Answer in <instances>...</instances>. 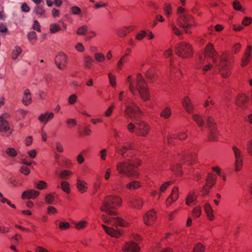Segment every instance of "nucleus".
I'll list each match as a JSON object with an SVG mask.
<instances>
[{"label":"nucleus","mask_w":252,"mask_h":252,"mask_svg":"<svg viewBox=\"0 0 252 252\" xmlns=\"http://www.w3.org/2000/svg\"><path fill=\"white\" fill-rule=\"evenodd\" d=\"M141 164V161L138 158L134 160L119 162L116 165V170L119 174L126 175L127 177H138L139 174L134 168L137 167Z\"/></svg>","instance_id":"obj_1"},{"label":"nucleus","mask_w":252,"mask_h":252,"mask_svg":"<svg viewBox=\"0 0 252 252\" xmlns=\"http://www.w3.org/2000/svg\"><path fill=\"white\" fill-rule=\"evenodd\" d=\"M122 204V199L120 196L117 195L108 196L103 201L100 207V210L107 213L109 216L116 215V212L112 209L120 207Z\"/></svg>","instance_id":"obj_2"},{"label":"nucleus","mask_w":252,"mask_h":252,"mask_svg":"<svg viewBox=\"0 0 252 252\" xmlns=\"http://www.w3.org/2000/svg\"><path fill=\"white\" fill-rule=\"evenodd\" d=\"M177 24L183 28L185 33L188 34H191L192 30L196 28L198 25L195 17L190 14H187L178 18Z\"/></svg>","instance_id":"obj_3"},{"label":"nucleus","mask_w":252,"mask_h":252,"mask_svg":"<svg viewBox=\"0 0 252 252\" xmlns=\"http://www.w3.org/2000/svg\"><path fill=\"white\" fill-rule=\"evenodd\" d=\"M136 94L138 92L140 98L144 101H148L151 99V94L148 83L140 73L136 76Z\"/></svg>","instance_id":"obj_4"},{"label":"nucleus","mask_w":252,"mask_h":252,"mask_svg":"<svg viewBox=\"0 0 252 252\" xmlns=\"http://www.w3.org/2000/svg\"><path fill=\"white\" fill-rule=\"evenodd\" d=\"M175 53L182 58H189L193 55L192 46L188 42H181L178 43L175 47Z\"/></svg>","instance_id":"obj_5"},{"label":"nucleus","mask_w":252,"mask_h":252,"mask_svg":"<svg viewBox=\"0 0 252 252\" xmlns=\"http://www.w3.org/2000/svg\"><path fill=\"white\" fill-rule=\"evenodd\" d=\"M125 117L131 119L140 118L143 116V112L135 103L126 106L124 111Z\"/></svg>","instance_id":"obj_6"},{"label":"nucleus","mask_w":252,"mask_h":252,"mask_svg":"<svg viewBox=\"0 0 252 252\" xmlns=\"http://www.w3.org/2000/svg\"><path fill=\"white\" fill-rule=\"evenodd\" d=\"M108 215V216L103 215L101 216V218L104 222L116 227H127L128 226V223L123 219L119 217H112Z\"/></svg>","instance_id":"obj_7"},{"label":"nucleus","mask_w":252,"mask_h":252,"mask_svg":"<svg viewBox=\"0 0 252 252\" xmlns=\"http://www.w3.org/2000/svg\"><path fill=\"white\" fill-rule=\"evenodd\" d=\"M136 135L138 136L147 137L151 130V126L146 121L138 120L136 122Z\"/></svg>","instance_id":"obj_8"},{"label":"nucleus","mask_w":252,"mask_h":252,"mask_svg":"<svg viewBox=\"0 0 252 252\" xmlns=\"http://www.w3.org/2000/svg\"><path fill=\"white\" fill-rule=\"evenodd\" d=\"M231 65L227 61V58L224 55H222L220 64V72L223 78H227L231 74Z\"/></svg>","instance_id":"obj_9"},{"label":"nucleus","mask_w":252,"mask_h":252,"mask_svg":"<svg viewBox=\"0 0 252 252\" xmlns=\"http://www.w3.org/2000/svg\"><path fill=\"white\" fill-rule=\"evenodd\" d=\"M232 149L235 157V169L236 171L241 170L243 166V156L242 152L237 146H233Z\"/></svg>","instance_id":"obj_10"},{"label":"nucleus","mask_w":252,"mask_h":252,"mask_svg":"<svg viewBox=\"0 0 252 252\" xmlns=\"http://www.w3.org/2000/svg\"><path fill=\"white\" fill-rule=\"evenodd\" d=\"M10 115L7 113H3L0 116V132L8 133L10 135L13 132V129L11 128L9 123L6 120L9 118Z\"/></svg>","instance_id":"obj_11"},{"label":"nucleus","mask_w":252,"mask_h":252,"mask_svg":"<svg viewBox=\"0 0 252 252\" xmlns=\"http://www.w3.org/2000/svg\"><path fill=\"white\" fill-rule=\"evenodd\" d=\"M204 54L205 57L212 59L213 62L216 63L219 59V54L215 50L214 45L211 43H207L204 49Z\"/></svg>","instance_id":"obj_12"},{"label":"nucleus","mask_w":252,"mask_h":252,"mask_svg":"<svg viewBox=\"0 0 252 252\" xmlns=\"http://www.w3.org/2000/svg\"><path fill=\"white\" fill-rule=\"evenodd\" d=\"M143 221L147 225H153L157 220V213L154 210L148 211L143 216Z\"/></svg>","instance_id":"obj_13"},{"label":"nucleus","mask_w":252,"mask_h":252,"mask_svg":"<svg viewBox=\"0 0 252 252\" xmlns=\"http://www.w3.org/2000/svg\"><path fill=\"white\" fill-rule=\"evenodd\" d=\"M67 61V56L62 53L58 54L55 58V63L60 69H64L66 67Z\"/></svg>","instance_id":"obj_14"},{"label":"nucleus","mask_w":252,"mask_h":252,"mask_svg":"<svg viewBox=\"0 0 252 252\" xmlns=\"http://www.w3.org/2000/svg\"><path fill=\"white\" fill-rule=\"evenodd\" d=\"M122 250L124 252H140V247L137 243L129 241L125 244Z\"/></svg>","instance_id":"obj_15"},{"label":"nucleus","mask_w":252,"mask_h":252,"mask_svg":"<svg viewBox=\"0 0 252 252\" xmlns=\"http://www.w3.org/2000/svg\"><path fill=\"white\" fill-rule=\"evenodd\" d=\"M179 198V188L175 186L172 189L170 195L166 199L165 204L168 207L175 202Z\"/></svg>","instance_id":"obj_16"},{"label":"nucleus","mask_w":252,"mask_h":252,"mask_svg":"<svg viewBox=\"0 0 252 252\" xmlns=\"http://www.w3.org/2000/svg\"><path fill=\"white\" fill-rule=\"evenodd\" d=\"M102 227L105 232L112 237L119 238L122 235V231L119 229H115L113 227L107 226L104 224H102Z\"/></svg>","instance_id":"obj_17"},{"label":"nucleus","mask_w":252,"mask_h":252,"mask_svg":"<svg viewBox=\"0 0 252 252\" xmlns=\"http://www.w3.org/2000/svg\"><path fill=\"white\" fill-rule=\"evenodd\" d=\"M188 134L185 132H180L178 134H169L168 138V143L169 144L173 145L175 144L174 140L179 139L180 140H184L187 138Z\"/></svg>","instance_id":"obj_18"},{"label":"nucleus","mask_w":252,"mask_h":252,"mask_svg":"<svg viewBox=\"0 0 252 252\" xmlns=\"http://www.w3.org/2000/svg\"><path fill=\"white\" fill-rule=\"evenodd\" d=\"M249 101V99L248 96L245 94H240L237 96L235 103L238 107L244 108L247 107Z\"/></svg>","instance_id":"obj_19"},{"label":"nucleus","mask_w":252,"mask_h":252,"mask_svg":"<svg viewBox=\"0 0 252 252\" xmlns=\"http://www.w3.org/2000/svg\"><path fill=\"white\" fill-rule=\"evenodd\" d=\"M134 145L130 142L124 143L123 145L118 146L116 148V152L123 156L127 151L132 149Z\"/></svg>","instance_id":"obj_20"},{"label":"nucleus","mask_w":252,"mask_h":252,"mask_svg":"<svg viewBox=\"0 0 252 252\" xmlns=\"http://www.w3.org/2000/svg\"><path fill=\"white\" fill-rule=\"evenodd\" d=\"M182 158V162L187 163L188 164H192L196 163L197 160V155L195 153H191L184 155L182 157L181 156H178V158Z\"/></svg>","instance_id":"obj_21"},{"label":"nucleus","mask_w":252,"mask_h":252,"mask_svg":"<svg viewBox=\"0 0 252 252\" xmlns=\"http://www.w3.org/2000/svg\"><path fill=\"white\" fill-rule=\"evenodd\" d=\"M40 194L38 191L34 189H29L23 192L21 198L22 199H34L36 198Z\"/></svg>","instance_id":"obj_22"},{"label":"nucleus","mask_w":252,"mask_h":252,"mask_svg":"<svg viewBox=\"0 0 252 252\" xmlns=\"http://www.w3.org/2000/svg\"><path fill=\"white\" fill-rule=\"evenodd\" d=\"M128 205L132 208L140 209L144 205V201L140 197H135L128 202Z\"/></svg>","instance_id":"obj_23"},{"label":"nucleus","mask_w":252,"mask_h":252,"mask_svg":"<svg viewBox=\"0 0 252 252\" xmlns=\"http://www.w3.org/2000/svg\"><path fill=\"white\" fill-rule=\"evenodd\" d=\"M251 51L252 46L251 45L247 46L241 60V66L244 67L250 63L251 60Z\"/></svg>","instance_id":"obj_24"},{"label":"nucleus","mask_w":252,"mask_h":252,"mask_svg":"<svg viewBox=\"0 0 252 252\" xmlns=\"http://www.w3.org/2000/svg\"><path fill=\"white\" fill-rule=\"evenodd\" d=\"M203 208L208 220L210 221L214 220L216 218L215 216L213 208L210 204L205 203Z\"/></svg>","instance_id":"obj_25"},{"label":"nucleus","mask_w":252,"mask_h":252,"mask_svg":"<svg viewBox=\"0 0 252 252\" xmlns=\"http://www.w3.org/2000/svg\"><path fill=\"white\" fill-rule=\"evenodd\" d=\"M135 29V26H129L127 27L121 28L117 30V34L120 37H125L127 34L133 31Z\"/></svg>","instance_id":"obj_26"},{"label":"nucleus","mask_w":252,"mask_h":252,"mask_svg":"<svg viewBox=\"0 0 252 252\" xmlns=\"http://www.w3.org/2000/svg\"><path fill=\"white\" fill-rule=\"evenodd\" d=\"M182 105L187 112L189 113H193V106L188 96H186L183 99Z\"/></svg>","instance_id":"obj_27"},{"label":"nucleus","mask_w":252,"mask_h":252,"mask_svg":"<svg viewBox=\"0 0 252 252\" xmlns=\"http://www.w3.org/2000/svg\"><path fill=\"white\" fill-rule=\"evenodd\" d=\"M142 187L141 182L137 180H133L129 182L126 185V188L129 190H134L139 189Z\"/></svg>","instance_id":"obj_28"},{"label":"nucleus","mask_w":252,"mask_h":252,"mask_svg":"<svg viewBox=\"0 0 252 252\" xmlns=\"http://www.w3.org/2000/svg\"><path fill=\"white\" fill-rule=\"evenodd\" d=\"M76 186L78 190L81 193H84L87 190V183L83 180L77 179Z\"/></svg>","instance_id":"obj_29"},{"label":"nucleus","mask_w":252,"mask_h":252,"mask_svg":"<svg viewBox=\"0 0 252 252\" xmlns=\"http://www.w3.org/2000/svg\"><path fill=\"white\" fill-rule=\"evenodd\" d=\"M53 117L54 114L53 113L46 112L40 115L38 117V120L40 122L46 124L49 120L52 119Z\"/></svg>","instance_id":"obj_30"},{"label":"nucleus","mask_w":252,"mask_h":252,"mask_svg":"<svg viewBox=\"0 0 252 252\" xmlns=\"http://www.w3.org/2000/svg\"><path fill=\"white\" fill-rule=\"evenodd\" d=\"M197 196L194 192H189L188 194L186 199V204L188 206H189L194 203L197 200Z\"/></svg>","instance_id":"obj_31"},{"label":"nucleus","mask_w":252,"mask_h":252,"mask_svg":"<svg viewBox=\"0 0 252 252\" xmlns=\"http://www.w3.org/2000/svg\"><path fill=\"white\" fill-rule=\"evenodd\" d=\"M132 75H129L127 77V82L129 83V90L130 92L131 93V94L135 95H136V81L135 82H133L132 81Z\"/></svg>","instance_id":"obj_32"},{"label":"nucleus","mask_w":252,"mask_h":252,"mask_svg":"<svg viewBox=\"0 0 252 252\" xmlns=\"http://www.w3.org/2000/svg\"><path fill=\"white\" fill-rule=\"evenodd\" d=\"M24 97L22 99L23 104L28 105L32 102V96L30 91L29 89H26L24 94Z\"/></svg>","instance_id":"obj_33"},{"label":"nucleus","mask_w":252,"mask_h":252,"mask_svg":"<svg viewBox=\"0 0 252 252\" xmlns=\"http://www.w3.org/2000/svg\"><path fill=\"white\" fill-rule=\"evenodd\" d=\"M192 119L199 127H202L204 125V119L203 117L198 114H194L192 116Z\"/></svg>","instance_id":"obj_34"},{"label":"nucleus","mask_w":252,"mask_h":252,"mask_svg":"<svg viewBox=\"0 0 252 252\" xmlns=\"http://www.w3.org/2000/svg\"><path fill=\"white\" fill-rule=\"evenodd\" d=\"M163 10L164 14L167 17H170L172 14V8L170 3L166 2L164 4Z\"/></svg>","instance_id":"obj_35"},{"label":"nucleus","mask_w":252,"mask_h":252,"mask_svg":"<svg viewBox=\"0 0 252 252\" xmlns=\"http://www.w3.org/2000/svg\"><path fill=\"white\" fill-rule=\"evenodd\" d=\"M216 175L212 173H208L206 180V183L210 185V186H213L216 182Z\"/></svg>","instance_id":"obj_36"},{"label":"nucleus","mask_w":252,"mask_h":252,"mask_svg":"<svg viewBox=\"0 0 252 252\" xmlns=\"http://www.w3.org/2000/svg\"><path fill=\"white\" fill-rule=\"evenodd\" d=\"M202 214V210L201 206H198L194 208L192 210L191 215L194 219L199 218Z\"/></svg>","instance_id":"obj_37"},{"label":"nucleus","mask_w":252,"mask_h":252,"mask_svg":"<svg viewBox=\"0 0 252 252\" xmlns=\"http://www.w3.org/2000/svg\"><path fill=\"white\" fill-rule=\"evenodd\" d=\"M171 115V109L169 107H165L161 111L160 116L165 119H168Z\"/></svg>","instance_id":"obj_38"},{"label":"nucleus","mask_w":252,"mask_h":252,"mask_svg":"<svg viewBox=\"0 0 252 252\" xmlns=\"http://www.w3.org/2000/svg\"><path fill=\"white\" fill-rule=\"evenodd\" d=\"M171 170L175 172L177 176L181 177L183 175L182 170V166L180 164H176L175 165H172Z\"/></svg>","instance_id":"obj_39"},{"label":"nucleus","mask_w":252,"mask_h":252,"mask_svg":"<svg viewBox=\"0 0 252 252\" xmlns=\"http://www.w3.org/2000/svg\"><path fill=\"white\" fill-rule=\"evenodd\" d=\"M61 188L62 189L63 191L66 193L67 194H69L70 193V184L67 181H63L61 182Z\"/></svg>","instance_id":"obj_40"},{"label":"nucleus","mask_w":252,"mask_h":252,"mask_svg":"<svg viewBox=\"0 0 252 252\" xmlns=\"http://www.w3.org/2000/svg\"><path fill=\"white\" fill-rule=\"evenodd\" d=\"M22 49L19 46H16L14 47L11 52V58L13 60H16L18 57L21 54Z\"/></svg>","instance_id":"obj_41"},{"label":"nucleus","mask_w":252,"mask_h":252,"mask_svg":"<svg viewBox=\"0 0 252 252\" xmlns=\"http://www.w3.org/2000/svg\"><path fill=\"white\" fill-rule=\"evenodd\" d=\"M145 77L147 79L154 80L157 78V76L153 68H150L145 73Z\"/></svg>","instance_id":"obj_42"},{"label":"nucleus","mask_w":252,"mask_h":252,"mask_svg":"<svg viewBox=\"0 0 252 252\" xmlns=\"http://www.w3.org/2000/svg\"><path fill=\"white\" fill-rule=\"evenodd\" d=\"M34 11L39 17H44L45 16V10L42 6H36L34 9Z\"/></svg>","instance_id":"obj_43"},{"label":"nucleus","mask_w":252,"mask_h":252,"mask_svg":"<svg viewBox=\"0 0 252 252\" xmlns=\"http://www.w3.org/2000/svg\"><path fill=\"white\" fill-rule=\"evenodd\" d=\"M85 66L86 68L90 69L93 65L94 62L93 59L89 56H86L84 58Z\"/></svg>","instance_id":"obj_44"},{"label":"nucleus","mask_w":252,"mask_h":252,"mask_svg":"<svg viewBox=\"0 0 252 252\" xmlns=\"http://www.w3.org/2000/svg\"><path fill=\"white\" fill-rule=\"evenodd\" d=\"M47 183L43 181H39L35 183V188L39 190H43L47 188Z\"/></svg>","instance_id":"obj_45"},{"label":"nucleus","mask_w":252,"mask_h":252,"mask_svg":"<svg viewBox=\"0 0 252 252\" xmlns=\"http://www.w3.org/2000/svg\"><path fill=\"white\" fill-rule=\"evenodd\" d=\"M173 32L177 36H180L183 34V32L175 25L174 23H171L169 25Z\"/></svg>","instance_id":"obj_46"},{"label":"nucleus","mask_w":252,"mask_h":252,"mask_svg":"<svg viewBox=\"0 0 252 252\" xmlns=\"http://www.w3.org/2000/svg\"><path fill=\"white\" fill-rule=\"evenodd\" d=\"M88 223L85 220H81L75 223V227L77 230L84 229L88 225Z\"/></svg>","instance_id":"obj_47"},{"label":"nucleus","mask_w":252,"mask_h":252,"mask_svg":"<svg viewBox=\"0 0 252 252\" xmlns=\"http://www.w3.org/2000/svg\"><path fill=\"white\" fill-rule=\"evenodd\" d=\"M205 251V246L202 244L198 243L194 246L192 252H204Z\"/></svg>","instance_id":"obj_48"},{"label":"nucleus","mask_w":252,"mask_h":252,"mask_svg":"<svg viewBox=\"0 0 252 252\" xmlns=\"http://www.w3.org/2000/svg\"><path fill=\"white\" fill-rule=\"evenodd\" d=\"M73 175V173L67 170H64L61 172V173L59 174L60 177L62 179H67L69 176H72Z\"/></svg>","instance_id":"obj_49"},{"label":"nucleus","mask_w":252,"mask_h":252,"mask_svg":"<svg viewBox=\"0 0 252 252\" xmlns=\"http://www.w3.org/2000/svg\"><path fill=\"white\" fill-rule=\"evenodd\" d=\"M108 78L110 85L114 88L116 87V77L112 73L108 74Z\"/></svg>","instance_id":"obj_50"},{"label":"nucleus","mask_w":252,"mask_h":252,"mask_svg":"<svg viewBox=\"0 0 252 252\" xmlns=\"http://www.w3.org/2000/svg\"><path fill=\"white\" fill-rule=\"evenodd\" d=\"M211 132L210 135L209 137V139L210 141H215L218 139V132L217 129H210Z\"/></svg>","instance_id":"obj_51"},{"label":"nucleus","mask_w":252,"mask_h":252,"mask_svg":"<svg viewBox=\"0 0 252 252\" xmlns=\"http://www.w3.org/2000/svg\"><path fill=\"white\" fill-rule=\"evenodd\" d=\"M128 54H125L123 57H121L120 60L118 62L117 67L120 69H121L123 63H126L127 61Z\"/></svg>","instance_id":"obj_52"},{"label":"nucleus","mask_w":252,"mask_h":252,"mask_svg":"<svg viewBox=\"0 0 252 252\" xmlns=\"http://www.w3.org/2000/svg\"><path fill=\"white\" fill-rule=\"evenodd\" d=\"M207 125L210 129L216 128V124L213 118L208 117L207 119Z\"/></svg>","instance_id":"obj_53"},{"label":"nucleus","mask_w":252,"mask_h":252,"mask_svg":"<svg viewBox=\"0 0 252 252\" xmlns=\"http://www.w3.org/2000/svg\"><path fill=\"white\" fill-rule=\"evenodd\" d=\"M55 200L54 195L51 193L47 194L45 197V201L47 204H51L53 203Z\"/></svg>","instance_id":"obj_54"},{"label":"nucleus","mask_w":252,"mask_h":252,"mask_svg":"<svg viewBox=\"0 0 252 252\" xmlns=\"http://www.w3.org/2000/svg\"><path fill=\"white\" fill-rule=\"evenodd\" d=\"M127 129L128 131L131 133H133L134 132H135L136 134V125H134L133 123L130 122L127 125Z\"/></svg>","instance_id":"obj_55"},{"label":"nucleus","mask_w":252,"mask_h":252,"mask_svg":"<svg viewBox=\"0 0 252 252\" xmlns=\"http://www.w3.org/2000/svg\"><path fill=\"white\" fill-rule=\"evenodd\" d=\"M173 184L172 181H167L163 184L160 188V193L164 192L168 188Z\"/></svg>","instance_id":"obj_56"},{"label":"nucleus","mask_w":252,"mask_h":252,"mask_svg":"<svg viewBox=\"0 0 252 252\" xmlns=\"http://www.w3.org/2000/svg\"><path fill=\"white\" fill-rule=\"evenodd\" d=\"M29 40L32 43H34L37 38L36 34L35 32L32 31L29 33L28 35Z\"/></svg>","instance_id":"obj_57"},{"label":"nucleus","mask_w":252,"mask_h":252,"mask_svg":"<svg viewBox=\"0 0 252 252\" xmlns=\"http://www.w3.org/2000/svg\"><path fill=\"white\" fill-rule=\"evenodd\" d=\"M233 9L236 11H241L242 10V6L238 0H235L232 3Z\"/></svg>","instance_id":"obj_58"},{"label":"nucleus","mask_w":252,"mask_h":252,"mask_svg":"<svg viewBox=\"0 0 252 252\" xmlns=\"http://www.w3.org/2000/svg\"><path fill=\"white\" fill-rule=\"evenodd\" d=\"M252 23V18L251 17H245L242 20V24L244 26H249Z\"/></svg>","instance_id":"obj_59"},{"label":"nucleus","mask_w":252,"mask_h":252,"mask_svg":"<svg viewBox=\"0 0 252 252\" xmlns=\"http://www.w3.org/2000/svg\"><path fill=\"white\" fill-rule=\"evenodd\" d=\"M115 108L114 103H113L111 106H110L106 110L104 113V116L106 117H110L114 111Z\"/></svg>","instance_id":"obj_60"},{"label":"nucleus","mask_w":252,"mask_h":252,"mask_svg":"<svg viewBox=\"0 0 252 252\" xmlns=\"http://www.w3.org/2000/svg\"><path fill=\"white\" fill-rule=\"evenodd\" d=\"M186 9L182 6H180L178 7L177 9V14L178 15V18H180L181 16L183 15H185L187 14H189L188 13H186Z\"/></svg>","instance_id":"obj_61"},{"label":"nucleus","mask_w":252,"mask_h":252,"mask_svg":"<svg viewBox=\"0 0 252 252\" xmlns=\"http://www.w3.org/2000/svg\"><path fill=\"white\" fill-rule=\"evenodd\" d=\"M88 27L86 26H82L79 27L77 31V33L78 35H83L86 33L88 31Z\"/></svg>","instance_id":"obj_62"},{"label":"nucleus","mask_w":252,"mask_h":252,"mask_svg":"<svg viewBox=\"0 0 252 252\" xmlns=\"http://www.w3.org/2000/svg\"><path fill=\"white\" fill-rule=\"evenodd\" d=\"M6 153L8 155L12 157H15L17 154L16 151L13 148H7Z\"/></svg>","instance_id":"obj_63"},{"label":"nucleus","mask_w":252,"mask_h":252,"mask_svg":"<svg viewBox=\"0 0 252 252\" xmlns=\"http://www.w3.org/2000/svg\"><path fill=\"white\" fill-rule=\"evenodd\" d=\"M247 151L249 155L252 156V138L247 142Z\"/></svg>","instance_id":"obj_64"}]
</instances>
